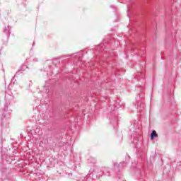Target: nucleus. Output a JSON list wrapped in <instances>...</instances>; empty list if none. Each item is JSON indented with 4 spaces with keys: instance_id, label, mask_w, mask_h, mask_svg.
I'll use <instances>...</instances> for the list:
<instances>
[{
    "instance_id": "nucleus-5",
    "label": "nucleus",
    "mask_w": 181,
    "mask_h": 181,
    "mask_svg": "<svg viewBox=\"0 0 181 181\" xmlns=\"http://www.w3.org/2000/svg\"><path fill=\"white\" fill-rule=\"evenodd\" d=\"M74 54H66L61 57H58L57 58H54L52 59V62L54 63L55 62H57V60L59 62L60 59H63V57H73Z\"/></svg>"
},
{
    "instance_id": "nucleus-11",
    "label": "nucleus",
    "mask_w": 181,
    "mask_h": 181,
    "mask_svg": "<svg viewBox=\"0 0 181 181\" xmlns=\"http://www.w3.org/2000/svg\"><path fill=\"white\" fill-rule=\"evenodd\" d=\"M19 74H22V71L18 70V71L16 73L14 77H16V76H19Z\"/></svg>"
},
{
    "instance_id": "nucleus-2",
    "label": "nucleus",
    "mask_w": 181,
    "mask_h": 181,
    "mask_svg": "<svg viewBox=\"0 0 181 181\" xmlns=\"http://www.w3.org/2000/svg\"><path fill=\"white\" fill-rule=\"evenodd\" d=\"M125 166H127L126 162H121L119 164L117 163H114V168L115 169L118 170V172H121V169H122L123 168H125Z\"/></svg>"
},
{
    "instance_id": "nucleus-7",
    "label": "nucleus",
    "mask_w": 181,
    "mask_h": 181,
    "mask_svg": "<svg viewBox=\"0 0 181 181\" xmlns=\"http://www.w3.org/2000/svg\"><path fill=\"white\" fill-rule=\"evenodd\" d=\"M88 163H92V164H95L97 163V160L93 158V157H90L88 159Z\"/></svg>"
},
{
    "instance_id": "nucleus-1",
    "label": "nucleus",
    "mask_w": 181,
    "mask_h": 181,
    "mask_svg": "<svg viewBox=\"0 0 181 181\" xmlns=\"http://www.w3.org/2000/svg\"><path fill=\"white\" fill-rule=\"evenodd\" d=\"M138 108H140V110L144 108V97H141V94L137 95L136 97V105Z\"/></svg>"
},
{
    "instance_id": "nucleus-14",
    "label": "nucleus",
    "mask_w": 181,
    "mask_h": 181,
    "mask_svg": "<svg viewBox=\"0 0 181 181\" xmlns=\"http://www.w3.org/2000/svg\"><path fill=\"white\" fill-rule=\"evenodd\" d=\"M127 11H129V8H127Z\"/></svg>"
},
{
    "instance_id": "nucleus-6",
    "label": "nucleus",
    "mask_w": 181,
    "mask_h": 181,
    "mask_svg": "<svg viewBox=\"0 0 181 181\" xmlns=\"http://www.w3.org/2000/svg\"><path fill=\"white\" fill-rule=\"evenodd\" d=\"M4 33L7 35V39L9 38V35L11 34V27L8 26L4 29Z\"/></svg>"
},
{
    "instance_id": "nucleus-4",
    "label": "nucleus",
    "mask_w": 181,
    "mask_h": 181,
    "mask_svg": "<svg viewBox=\"0 0 181 181\" xmlns=\"http://www.w3.org/2000/svg\"><path fill=\"white\" fill-rule=\"evenodd\" d=\"M100 171L102 172V175L103 173L106 176H111V168L108 167H103Z\"/></svg>"
},
{
    "instance_id": "nucleus-8",
    "label": "nucleus",
    "mask_w": 181,
    "mask_h": 181,
    "mask_svg": "<svg viewBox=\"0 0 181 181\" xmlns=\"http://www.w3.org/2000/svg\"><path fill=\"white\" fill-rule=\"evenodd\" d=\"M157 136L158 133H156V131L155 130H153L150 134L151 139H155V138H157Z\"/></svg>"
},
{
    "instance_id": "nucleus-15",
    "label": "nucleus",
    "mask_w": 181,
    "mask_h": 181,
    "mask_svg": "<svg viewBox=\"0 0 181 181\" xmlns=\"http://www.w3.org/2000/svg\"><path fill=\"white\" fill-rule=\"evenodd\" d=\"M0 112H2V110H1Z\"/></svg>"
},
{
    "instance_id": "nucleus-3",
    "label": "nucleus",
    "mask_w": 181,
    "mask_h": 181,
    "mask_svg": "<svg viewBox=\"0 0 181 181\" xmlns=\"http://www.w3.org/2000/svg\"><path fill=\"white\" fill-rule=\"evenodd\" d=\"M138 129H141V125L138 124V122H135L130 126V131L132 132H137Z\"/></svg>"
},
{
    "instance_id": "nucleus-13",
    "label": "nucleus",
    "mask_w": 181,
    "mask_h": 181,
    "mask_svg": "<svg viewBox=\"0 0 181 181\" xmlns=\"http://www.w3.org/2000/svg\"><path fill=\"white\" fill-rule=\"evenodd\" d=\"M110 8H114V6H110Z\"/></svg>"
},
{
    "instance_id": "nucleus-10",
    "label": "nucleus",
    "mask_w": 181,
    "mask_h": 181,
    "mask_svg": "<svg viewBox=\"0 0 181 181\" xmlns=\"http://www.w3.org/2000/svg\"><path fill=\"white\" fill-rule=\"evenodd\" d=\"M138 142H139V139H138V137H135L134 139L133 144H134V145H138Z\"/></svg>"
},
{
    "instance_id": "nucleus-12",
    "label": "nucleus",
    "mask_w": 181,
    "mask_h": 181,
    "mask_svg": "<svg viewBox=\"0 0 181 181\" xmlns=\"http://www.w3.org/2000/svg\"><path fill=\"white\" fill-rule=\"evenodd\" d=\"M4 118H5V114H4L3 112H1V119H4Z\"/></svg>"
},
{
    "instance_id": "nucleus-9",
    "label": "nucleus",
    "mask_w": 181,
    "mask_h": 181,
    "mask_svg": "<svg viewBox=\"0 0 181 181\" xmlns=\"http://www.w3.org/2000/svg\"><path fill=\"white\" fill-rule=\"evenodd\" d=\"M136 176L141 177V176H143V175H144V173H142V171H141L140 169H138V170H136Z\"/></svg>"
}]
</instances>
